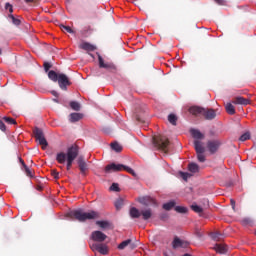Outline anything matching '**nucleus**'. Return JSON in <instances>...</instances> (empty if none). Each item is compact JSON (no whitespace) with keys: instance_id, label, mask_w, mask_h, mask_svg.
<instances>
[{"instance_id":"1","label":"nucleus","mask_w":256,"mask_h":256,"mask_svg":"<svg viewBox=\"0 0 256 256\" xmlns=\"http://www.w3.org/2000/svg\"><path fill=\"white\" fill-rule=\"evenodd\" d=\"M79 157V146L77 144H72L70 147L67 148L65 152H59L56 154V161L60 165H65L66 162V169L67 171L71 170L73 167V161Z\"/></svg>"},{"instance_id":"2","label":"nucleus","mask_w":256,"mask_h":256,"mask_svg":"<svg viewBox=\"0 0 256 256\" xmlns=\"http://www.w3.org/2000/svg\"><path fill=\"white\" fill-rule=\"evenodd\" d=\"M70 219H76L80 223H85V221H91L93 219H100L101 213L91 210L89 212H84L82 209L72 210L66 214Z\"/></svg>"},{"instance_id":"3","label":"nucleus","mask_w":256,"mask_h":256,"mask_svg":"<svg viewBox=\"0 0 256 256\" xmlns=\"http://www.w3.org/2000/svg\"><path fill=\"white\" fill-rule=\"evenodd\" d=\"M48 78L53 81L54 83H57L63 91H67V87L71 85V81L69 80V77L65 74H57L54 70H50L48 72Z\"/></svg>"},{"instance_id":"4","label":"nucleus","mask_w":256,"mask_h":256,"mask_svg":"<svg viewBox=\"0 0 256 256\" xmlns=\"http://www.w3.org/2000/svg\"><path fill=\"white\" fill-rule=\"evenodd\" d=\"M129 215L132 219H139L142 215V219L144 221H149L151 217H153V210L151 208L141 210L137 209L136 207L130 208Z\"/></svg>"},{"instance_id":"5","label":"nucleus","mask_w":256,"mask_h":256,"mask_svg":"<svg viewBox=\"0 0 256 256\" xmlns=\"http://www.w3.org/2000/svg\"><path fill=\"white\" fill-rule=\"evenodd\" d=\"M118 171H127V173H129L133 177H137V173H135V170L123 164L111 163L105 167V173H115Z\"/></svg>"},{"instance_id":"6","label":"nucleus","mask_w":256,"mask_h":256,"mask_svg":"<svg viewBox=\"0 0 256 256\" xmlns=\"http://www.w3.org/2000/svg\"><path fill=\"white\" fill-rule=\"evenodd\" d=\"M153 144L155 147H158V149H161L167 153V147H169V139L163 135L154 136Z\"/></svg>"},{"instance_id":"7","label":"nucleus","mask_w":256,"mask_h":256,"mask_svg":"<svg viewBox=\"0 0 256 256\" xmlns=\"http://www.w3.org/2000/svg\"><path fill=\"white\" fill-rule=\"evenodd\" d=\"M98 63L100 69H106L110 73H117V66L113 62H105L101 55H98Z\"/></svg>"},{"instance_id":"8","label":"nucleus","mask_w":256,"mask_h":256,"mask_svg":"<svg viewBox=\"0 0 256 256\" xmlns=\"http://www.w3.org/2000/svg\"><path fill=\"white\" fill-rule=\"evenodd\" d=\"M34 136L36 141H38L39 144L42 145V149H47V145H49V143H47V139H45V135H43V130L36 128L34 130Z\"/></svg>"},{"instance_id":"9","label":"nucleus","mask_w":256,"mask_h":256,"mask_svg":"<svg viewBox=\"0 0 256 256\" xmlns=\"http://www.w3.org/2000/svg\"><path fill=\"white\" fill-rule=\"evenodd\" d=\"M77 165L80 169V173L82 175H86L87 171H89V164H87V161H85V157L84 156H79L77 158Z\"/></svg>"},{"instance_id":"10","label":"nucleus","mask_w":256,"mask_h":256,"mask_svg":"<svg viewBox=\"0 0 256 256\" xmlns=\"http://www.w3.org/2000/svg\"><path fill=\"white\" fill-rule=\"evenodd\" d=\"M92 251H98L101 255H107L109 253V247L105 244L94 243L91 245Z\"/></svg>"},{"instance_id":"11","label":"nucleus","mask_w":256,"mask_h":256,"mask_svg":"<svg viewBox=\"0 0 256 256\" xmlns=\"http://www.w3.org/2000/svg\"><path fill=\"white\" fill-rule=\"evenodd\" d=\"M91 239H92V241H96L97 243H103V241H105V239H107V236L105 235V233L97 230V231L92 232Z\"/></svg>"},{"instance_id":"12","label":"nucleus","mask_w":256,"mask_h":256,"mask_svg":"<svg viewBox=\"0 0 256 256\" xmlns=\"http://www.w3.org/2000/svg\"><path fill=\"white\" fill-rule=\"evenodd\" d=\"M139 203L141 205H145L146 207H149L151 205H157V200L154 198H151L150 196H144L138 199Z\"/></svg>"},{"instance_id":"13","label":"nucleus","mask_w":256,"mask_h":256,"mask_svg":"<svg viewBox=\"0 0 256 256\" xmlns=\"http://www.w3.org/2000/svg\"><path fill=\"white\" fill-rule=\"evenodd\" d=\"M202 117H204V119H206L207 121H213V119H215V117H217V112L214 109H205L204 108Z\"/></svg>"},{"instance_id":"14","label":"nucleus","mask_w":256,"mask_h":256,"mask_svg":"<svg viewBox=\"0 0 256 256\" xmlns=\"http://www.w3.org/2000/svg\"><path fill=\"white\" fill-rule=\"evenodd\" d=\"M220 145H221V143L217 140L207 142V147H208V150L210 151V153H217V150L219 149Z\"/></svg>"},{"instance_id":"15","label":"nucleus","mask_w":256,"mask_h":256,"mask_svg":"<svg viewBox=\"0 0 256 256\" xmlns=\"http://www.w3.org/2000/svg\"><path fill=\"white\" fill-rule=\"evenodd\" d=\"M189 243L187 241H183L179 238H174L173 242H172V247L173 249H179V247L185 248L188 247Z\"/></svg>"},{"instance_id":"16","label":"nucleus","mask_w":256,"mask_h":256,"mask_svg":"<svg viewBox=\"0 0 256 256\" xmlns=\"http://www.w3.org/2000/svg\"><path fill=\"white\" fill-rule=\"evenodd\" d=\"M190 135H192L195 141H201V139H205V134L201 133L199 129H195V128L190 129Z\"/></svg>"},{"instance_id":"17","label":"nucleus","mask_w":256,"mask_h":256,"mask_svg":"<svg viewBox=\"0 0 256 256\" xmlns=\"http://www.w3.org/2000/svg\"><path fill=\"white\" fill-rule=\"evenodd\" d=\"M232 103L234 105H249L251 101L247 98H243L241 96H238L232 100Z\"/></svg>"},{"instance_id":"18","label":"nucleus","mask_w":256,"mask_h":256,"mask_svg":"<svg viewBox=\"0 0 256 256\" xmlns=\"http://www.w3.org/2000/svg\"><path fill=\"white\" fill-rule=\"evenodd\" d=\"M213 249L214 251H216V253H220L221 255H225V253L229 251V249L227 248V245L225 244H215Z\"/></svg>"},{"instance_id":"19","label":"nucleus","mask_w":256,"mask_h":256,"mask_svg":"<svg viewBox=\"0 0 256 256\" xmlns=\"http://www.w3.org/2000/svg\"><path fill=\"white\" fill-rule=\"evenodd\" d=\"M96 225H98V227H100V229H113V225L111 224V222L107 221V220H99L96 221Z\"/></svg>"},{"instance_id":"20","label":"nucleus","mask_w":256,"mask_h":256,"mask_svg":"<svg viewBox=\"0 0 256 256\" xmlns=\"http://www.w3.org/2000/svg\"><path fill=\"white\" fill-rule=\"evenodd\" d=\"M204 110H205V108H202L199 106H192V107H190L189 112L192 115H196V116L202 115L203 116Z\"/></svg>"},{"instance_id":"21","label":"nucleus","mask_w":256,"mask_h":256,"mask_svg":"<svg viewBox=\"0 0 256 256\" xmlns=\"http://www.w3.org/2000/svg\"><path fill=\"white\" fill-rule=\"evenodd\" d=\"M80 49H83L84 51H96L97 50V46L89 43V42H83L80 45Z\"/></svg>"},{"instance_id":"22","label":"nucleus","mask_w":256,"mask_h":256,"mask_svg":"<svg viewBox=\"0 0 256 256\" xmlns=\"http://www.w3.org/2000/svg\"><path fill=\"white\" fill-rule=\"evenodd\" d=\"M194 149L196 153H205V148L203 147V142H201V140H194Z\"/></svg>"},{"instance_id":"23","label":"nucleus","mask_w":256,"mask_h":256,"mask_svg":"<svg viewBox=\"0 0 256 256\" xmlns=\"http://www.w3.org/2000/svg\"><path fill=\"white\" fill-rule=\"evenodd\" d=\"M81 119H83V114L81 113L70 114V123H77V121H81Z\"/></svg>"},{"instance_id":"24","label":"nucleus","mask_w":256,"mask_h":256,"mask_svg":"<svg viewBox=\"0 0 256 256\" xmlns=\"http://www.w3.org/2000/svg\"><path fill=\"white\" fill-rule=\"evenodd\" d=\"M188 171H190V173H199V165H197V163H190L188 165Z\"/></svg>"},{"instance_id":"25","label":"nucleus","mask_w":256,"mask_h":256,"mask_svg":"<svg viewBox=\"0 0 256 256\" xmlns=\"http://www.w3.org/2000/svg\"><path fill=\"white\" fill-rule=\"evenodd\" d=\"M225 109L228 115H235V106L233 104L227 103Z\"/></svg>"},{"instance_id":"26","label":"nucleus","mask_w":256,"mask_h":256,"mask_svg":"<svg viewBox=\"0 0 256 256\" xmlns=\"http://www.w3.org/2000/svg\"><path fill=\"white\" fill-rule=\"evenodd\" d=\"M111 149H113V151H116V153H121L123 151V146H121V144L114 142L111 144Z\"/></svg>"},{"instance_id":"27","label":"nucleus","mask_w":256,"mask_h":256,"mask_svg":"<svg viewBox=\"0 0 256 256\" xmlns=\"http://www.w3.org/2000/svg\"><path fill=\"white\" fill-rule=\"evenodd\" d=\"M175 205H176L175 201L172 200L168 203L163 204L162 207L165 211H171V209H173V207H175Z\"/></svg>"},{"instance_id":"28","label":"nucleus","mask_w":256,"mask_h":256,"mask_svg":"<svg viewBox=\"0 0 256 256\" xmlns=\"http://www.w3.org/2000/svg\"><path fill=\"white\" fill-rule=\"evenodd\" d=\"M70 107L71 109H73V111H81V104H79V102H76V101L70 102Z\"/></svg>"},{"instance_id":"29","label":"nucleus","mask_w":256,"mask_h":256,"mask_svg":"<svg viewBox=\"0 0 256 256\" xmlns=\"http://www.w3.org/2000/svg\"><path fill=\"white\" fill-rule=\"evenodd\" d=\"M168 121L171 123V125H177V117L175 114H169L168 115Z\"/></svg>"},{"instance_id":"30","label":"nucleus","mask_w":256,"mask_h":256,"mask_svg":"<svg viewBox=\"0 0 256 256\" xmlns=\"http://www.w3.org/2000/svg\"><path fill=\"white\" fill-rule=\"evenodd\" d=\"M130 243H131V239L125 240L118 245V249L123 250V249H125V247H129Z\"/></svg>"},{"instance_id":"31","label":"nucleus","mask_w":256,"mask_h":256,"mask_svg":"<svg viewBox=\"0 0 256 256\" xmlns=\"http://www.w3.org/2000/svg\"><path fill=\"white\" fill-rule=\"evenodd\" d=\"M9 19H11L13 25L19 26L21 25V20L15 18L13 14L8 15Z\"/></svg>"},{"instance_id":"32","label":"nucleus","mask_w":256,"mask_h":256,"mask_svg":"<svg viewBox=\"0 0 256 256\" xmlns=\"http://www.w3.org/2000/svg\"><path fill=\"white\" fill-rule=\"evenodd\" d=\"M117 211L121 210V208L123 207V198H118L115 203H114Z\"/></svg>"},{"instance_id":"33","label":"nucleus","mask_w":256,"mask_h":256,"mask_svg":"<svg viewBox=\"0 0 256 256\" xmlns=\"http://www.w3.org/2000/svg\"><path fill=\"white\" fill-rule=\"evenodd\" d=\"M249 139H251V133L246 132L240 136L239 141H249Z\"/></svg>"},{"instance_id":"34","label":"nucleus","mask_w":256,"mask_h":256,"mask_svg":"<svg viewBox=\"0 0 256 256\" xmlns=\"http://www.w3.org/2000/svg\"><path fill=\"white\" fill-rule=\"evenodd\" d=\"M187 211H188L187 207H184V206H176L175 207V212L176 213L185 214V213H187Z\"/></svg>"},{"instance_id":"35","label":"nucleus","mask_w":256,"mask_h":256,"mask_svg":"<svg viewBox=\"0 0 256 256\" xmlns=\"http://www.w3.org/2000/svg\"><path fill=\"white\" fill-rule=\"evenodd\" d=\"M3 120L5 123H8V125H17V121L11 117H4Z\"/></svg>"},{"instance_id":"36","label":"nucleus","mask_w":256,"mask_h":256,"mask_svg":"<svg viewBox=\"0 0 256 256\" xmlns=\"http://www.w3.org/2000/svg\"><path fill=\"white\" fill-rule=\"evenodd\" d=\"M197 153V159L200 163H205V154L204 152H196Z\"/></svg>"},{"instance_id":"37","label":"nucleus","mask_w":256,"mask_h":256,"mask_svg":"<svg viewBox=\"0 0 256 256\" xmlns=\"http://www.w3.org/2000/svg\"><path fill=\"white\" fill-rule=\"evenodd\" d=\"M192 211H194V213H203V208H201L199 205H192L191 206Z\"/></svg>"},{"instance_id":"38","label":"nucleus","mask_w":256,"mask_h":256,"mask_svg":"<svg viewBox=\"0 0 256 256\" xmlns=\"http://www.w3.org/2000/svg\"><path fill=\"white\" fill-rule=\"evenodd\" d=\"M211 238L213 241H220L221 240V233L219 232H214L211 234Z\"/></svg>"},{"instance_id":"39","label":"nucleus","mask_w":256,"mask_h":256,"mask_svg":"<svg viewBox=\"0 0 256 256\" xmlns=\"http://www.w3.org/2000/svg\"><path fill=\"white\" fill-rule=\"evenodd\" d=\"M180 176L182 177V179H184V181H187V179H189V177H192V175L187 172H180Z\"/></svg>"},{"instance_id":"40","label":"nucleus","mask_w":256,"mask_h":256,"mask_svg":"<svg viewBox=\"0 0 256 256\" xmlns=\"http://www.w3.org/2000/svg\"><path fill=\"white\" fill-rule=\"evenodd\" d=\"M60 27H61L62 31H67V33H75L73 31V29H71V27H69V26L61 25Z\"/></svg>"},{"instance_id":"41","label":"nucleus","mask_w":256,"mask_h":256,"mask_svg":"<svg viewBox=\"0 0 256 256\" xmlns=\"http://www.w3.org/2000/svg\"><path fill=\"white\" fill-rule=\"evenodd\" d=\"M43 67H44V71L46 73H48L49 69H51V67H53V65H51V63H49V62H44Z\"/></svg>"},{"instance_id":"42","label":"nucleus","mask_w":256,"mask_h":256,"mask_svg":"<svg viewBox=\"0 0 256 256\" xmlns=\"http://www.w3.org/2000/svg\"><path fill=\"white\" fill-rule=\"evenodd\" d=\"M135 119L136 121H138V123H145V119L143 118V116H140L139 114H135Z\"/></svg>"},{"instance_id":"43","label":"nucleus","mask_w":256,"mask_h":256,"mask_svg":"<svg viewBox=\"0 0 256 256\" xmlns=\"http://www.w3.org/2000/svg\"><path fill=\"white\" fill-rule=\"evenodd\" d=\"M24 170H25L27 177H33V172L31 171V169H29L28 166H25Z\"/></svg>"},{"instance_id":"44","label":"nucleus","mask_w":256,"mask_h":256,"mask_svg":"<svg viewBox=\"0 0 256 256\" xmlns=\"http://www.w3.org/2000/svg\"><path fill=\"white\" fill-rule=\"evenodd\" d=\"M251 223H253V220H251V218L242 219V225H251Z\"/></svg>"},{"instance_id":"45","label":"nucleus","mask_w":256,"mask_h":256,"mask_svg":"<svg viewBox=\"0 0 256 256\" xmlns=\"http://www.w3.org/2000/svg\"><path fill=\"white\" fill-rule=\"evenodd\" d=\"M5 9H8L9 13H13V5H11L9 2L5 4Z\"/></svg>"},{"instance_id":"46","label":"nucleus","mask_w":256,"mask_h":256,"mask_svg":"<svg viewBox=\"0 0 256 256\" xmlns=\"http://www.w3.org/2000/svg\"><path fill=\"white\" fill-rule=\"evenodd\" d=\"M111 191H119V184L113 183L110 187Z\"/></svg>"},{"instance_id":"47","label":"nucleus","mask_w":256,"mask_h":256,"mask_svg":"<svg viewBox=\"0 0 256 256\" xmlns=\"http://www.w3.org/2000/svg\"><path fill=\"white\" fill-rule=\"evenodd\" d=\"M129 249L133 250V249H137V244L135 242H133V240H131V242L128 244Z\"/></svg>"},{"instance_id":"48","label":"nucleus","mask_w":256,"mask_h":256,"mask_svg":"<svg viewBox=\"0 0 256 256\" xmlns=\"http://www.w3.org/2000/svg\"><path fill=\"white\" fill-rule=\"evenodd\" d=\"M51 175L54 179H59V172H57V170H52Z\"/></svg>"},{"instance_id":"49","label":"nucleus","mask_w":256,"mask_h":256,"mask_svg":"<svg viewBox=\"0 0 256 256\" xmlns=\"http://www.w3.org/2000/svg\"><path fill=\"white\" fill-rule=\"evenodd\" d=\"M0 130L1 131H6L7 130V128L5 126V123H3V120H0Z\"/></svg>"},{"instance_id":"50","label":"nucleus","mask_w":256,"mask_h":256,"mask_svg":"<svg viewBox=\"0 0 256 256\" xmlns=\"http://www.w3.org/2000/svg\"><path fill=\"white\" fill-rule=\"evenodd\" d=\"M215 3H218V5H224L225 4V0H214Z\"/></svg>"},{"instance_id":"51","label":"nucleus","mask_w":256,"mask_h":256,"mask_svg":"<svg viewBox=\"0 0 256 256\" xmlns=\"http://www.w3.org/2000/svg\"><path fill=\"white\" fill-rule=\"evenodd\" d=\"M19 162L21 163L22 167H27V164H25V161H23V158H19Z\"/></svg>"},{"instance_id":"52","label":"nucleus","mask_w":256,"mask_h":256,"mask_svg":"<svg viewBox=\"0 0 256 256\" xmlns=\"http://www.w3.org/2000/svg\"><path fill=\"white\" fill-rule=\"evenodd\" d=\"M230 203H231L233 211H235V200L231 199Z\"/></svg>"},{"instance_id":"53","label":"nucleus","mask_w":256,"mask_h":256,"mask_svg":"<svg viewBox=\"0 0 256 256\" xmlns=\"http://www.w3.org/2000/svg\"><path fill=\"white\" fill-rule=\"evenodd\" d=\"M196 236L197 237H203V233L199 230H196Z\"/></svg>"},{"instance_id":"54","label":"nucleus","mask_w":256,"mask_h":256,"mask_svg":"<svg viewBox=\"0 0 256 256\" xmlns=\"http://www.w3.org/2000/svg\"><path fill=\"white\" fill-rule=\"evenodd\" d=\"M51 94H52L54 97H59V93H58L57 91H55V90H53V91L51 92Z\"/></svg>"},{"instance_id":"55","label":"nucleus","mask_w":256,"mask_h":256,"mask_svg":"<svg viewBox=\"0 0 256 256\" xmlns=\"http://www.w3.org/2000/svg\"><path fill=\"white\" fill-rule=\"evenodd\" d=\"M27 3H33L34 0H25Z\"/></svg>"},{"instance_id":"56","label":"nucleus","mask_w":256,"mask_h":256,"mask_svg":"<svg viewBox=\"0 0 256 256\" xmlns=\"http://www.w3.org/2000/svg\"><path fill=\"white\" fill-rule=\"evenodd\" d=\"M55 103H59V100L58 99H54Z\"/></svg>"},{"instance_id":"57","label":"nucleus","mask_w":256,"mask_h":256,"mask_svg":"<svg viewBox=\"0 0 256 256\" xmlns=\"http://www.w3.org/2000/svg\"><path fill=\"white\" fill-rule=\"evenodd\" d=\"M71 0H67V3H69Z\"/></svg>"},{"instance_id":"58","label":"nucleus","mask_w":256,"mask_h":256,"mask_svg":"<svg viewBox=\"0 0 256 256\" xmlns=\"http://www.w3.org/2000/svg\"><path fill=\"white\" fill-rule=\"evenodd\" d=\"M1 53H2V51H1V49H0V55H1Z\"/></svg>"}]
</instances>
